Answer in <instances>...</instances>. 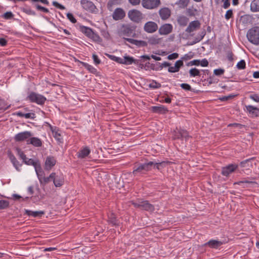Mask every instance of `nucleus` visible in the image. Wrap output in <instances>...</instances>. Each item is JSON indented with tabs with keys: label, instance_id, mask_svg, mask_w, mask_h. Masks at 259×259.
<instances>
[{
	"label": "nucleus",
	"instance_id": "nucleus-1",
	"mask_svg": "<svg viewBox=\"0 0 259 259\" xmlns=\"http://www.w3.org/2000/svg\"><path fill=\"white\" fill-rule=\"evenodd\" d=\"M152 161L135 165L133 168V174L134 176H141L152 169Z\"/></svg>",
	"mask_w": 259,
	"mask_h": 259
},
{
	"label": "nucleus",
	"instance_id": "nucleus-2",
	"mask_svg": "<svg viewBox=\"0 0 259 259\" xmlns=\"http://www.w3.org/2000/svg\"><path fill=\"white\" fill-rule=\"evenodd\" d=\"M248 40L252 44L259 45V27L256 26L250 29L247 33Z\"/></svg>",
	"mask_w": 259,
	"mask_h": 259
},
{
	"label": "nucleus",
	"instance_id": "nucleus-3",
	"mask_svg": "<svg viewBox=\"0 0 259 259\" xmlns=\"http://www.w3.org/2000/svg\"><path fill=\"white\" fill-rule=\"evenodd\" d=\"M129 19L134 22L139 23L143 19V14L139 10L133 9L130 10L127 13Z\"/></svg>",
	"mask_w": 259,
	"mask_h": 259
},
{
	"label": "nucleus",
	"instance_id": "nucleus-4",
	"mask_svg": "<svg viewBox=\"0 0 259 259\" xmlns=\"http://www.w3.org/2000/svg\"><path fill=\"white\" fill-rule=\"evenodd\" d=\"M27 99L31 102L36 103L37 104L43 105L46 101V98L44 96L36 94L34 92H31L27 97Z\"/></svg>",
	"mask_w": 259,
	"mask_h": 259
},
{
	"label": "nucleus",
	"instance_id": "nucleus-5",
	"mask_svg": "<svg viewBox=\"0 0 259 259\" xmlns=\"http://www.w3.org/2000/svg\"><path fill=\"white\" fill-rule=\"evenodd\" d=\"M142 6L147 9H154L160 5V0H142Z\"/></svg>",
	"mask_w": 259,
	"mask_h": 259
},
{
	"label": "nucleus",
	"instance_id": "nucleus-6",
	"mask_svg": "<svg viewBox=\"0 0 259 259\" xmlns=\"http://www.w3.org/2000/svg\"><path fill=\"white\" fill-rule=\"evenodd\" d=\"M134 206L138 208H141L146 211L153 212L154 211V206L149 203L148 201H142L138 203H134Z\"/></svg>",
	"mask_w": 259,
	"mask_h": 259
},
{
	"label": "nucleus",
	"instance_id": "nucleus-7",
	"mask_svg": "<svg viewBox=\"0 0 259 259\" xmlns=\"http://www.w3.org/2000/svg\"><path fill=\"white\" fill-rule=\"evenodd\" d=\"M238 166L235 163L230 164L222 168L221 174L223 176L228 177L238 168Z\"/></svg>",
	"mask_w": 259,
	"mask_h": 259
},
{
	"label": "nucleus",
	"instance_id": "nucleus-8",
	"mask_svg": "<svg viewBox=\"0 0 259 259\" xmlns=\"http://www.w3.org/2000/svg\"><path fill=\"white\" fill-rule=\"evenodd\" d=\"M80 4L83 9L86 11L91 12H96L97 11L96 7L91 1L88 0H82L80 2Z\"/></svg>",
	"mask_w": 259,
	"mask_h": 259
},
{
	"label": "nucleus",
	"instance_id": "nucleus-9",
	"mask_svg": "<svg viewBox=\"0 0 259 259\" xmlns=\"http://www.w3.org/2000/svg\"><path fill=\"white\" fill-rule=\"evenodd\" d=\"M43 173L44 172L41 169L40 171H38V173H36L38 179L41 184L46 185V184L49 183L50 181H53L55 172H52L49 176V177H44Z\"/></svg>",
	"mask_w": 259,
	"mask_h": 259
},
{
	"label": "nucleus",
	"instance_id": "nucleus-10",
	"mask_svg": "<svg viewBox=\"0 0 259 259\" xmlns=\"http://www.w3.org/2000/svg\"><path fill=\"white\" fill-rule=\"evenodd\" d=\"M24 163L28 165L33 166L35 168L36 173H38V171H41V165L38 160H34L31 158H28L27 160L24 161Z\"/></svg>",
	"mask_w": 259,
	"mask_h": 259
},
{
	"label": "nucleus",
	"instance_id": "nucleus-11",
	"mask_svg": "<svg viewBox=\"0 0 259 259\" xmlns=\"http://www.w3.org/2000/svg\"><path fill=\"white\" fill-rule=\"evenodd\" d=\"M32 136L31 132L28 131H25L23 132L19 133L15 135V140L17 142L23 141L26 139H30Z\"/></svg>",
	"mask_w": 259,
	"mask_h": 259
},
{
	"label": "nucleus",
	"instance_id": "nucleus-12",
	"mask_svg": "<svg viewBox=\"0 0 259 259\" xmlns=\"http://www.w3.org/2000/svg\"><path fill=\"white\" fill-rule=\"evenodd\" d=\"M158 29V25L154 22L149 21L146 23L144 26V30L148 33H153Z\"/></svg>",
	"mask_w": 259,
	"mask_h": 259
},
{
	"label": "nucleus",
	"instance_id": "nucleus-13",
	"mask_svg": "<svg viewBox=\"0 0 259 259\" xmlns=\"http://www.w3.org/2000/svg\"><path fill=\"white\" fill-rule=\"evenodd\" d=\"M172 29L173 27L171 24L166 23L160 27L158 32L161 35H167L172 32Z\"/></svg>",
	"mask_w": 259,
	"mask_h": 259
},
{
	"label": "nucleus",
	"instance_id": "nucleus-14",
	"mask_svg": "<svg viewBox=\"0 0 259 259\" xmlns=\"http://www.w3.org/2000/svg\"><path fill=\"white\" fill-rule=\"evenodd\" d=\"M159 15L162 20H166L171 16V11L168 8L163 7L159 10Z\"/></svg>",
	"mask_w": 259,
	"mask_h": 259
},
{
	"label": "nucleus",
	"instance_id": "nucleus-15",
	"mask_svg": "<svg viewBox=\"0 0 259 259\" xmlns=\"http://www.w3.org/2000/svg\"><path fill=\"white\" fill-rule=\"evenodd\" d=\"M254 178H250L248 179H243L242 181H240L234 183V185H241L242 184H244L243 188L248 187L249 185H255L257 184V183L254 181Z\"/></svg>",
	"mask_w": 259,
	"mask_h": 259
},
{
	"label": "nucleus",
	"instance_id": "nucleus-16",
	"mask_svg": "<svg viewBox=\"0 0 259 259\" xmlns=\"http://www.w3.org/2000/svg\"><path fill=\"white\" fill-rule=\"evenodd\" d=\"M200 27V23L198 20H195L191 22L187 28L186 29V32L187 33H191L197 29H199Z\"/></svg>",
	"mask_w": 259,
	"mask_h": 259
},
{
	"label": "nucleus",
	"instance_id": "nucleus-17",
	"mask_svg": "<svg viewBox=\"0 0 259 259\" xmlns=\"http://www.w3.org/2000/svg\"><path fill=\"white\" fill-rule=\"evenodd\" d=\"M125 16L124 10L120 8H116L112 14L113 19L115 20H119L123 19Z\"/></svg>",
	"mask_w": 259,
	"mask_h": 259
},
{
	"label": "nucleus",
	"instance_id": "nucleus-18",
	"mask_svg": "<svg viewBox=\"0 0 259 259\" xmlns=\"http://www.w3.org/2000/svg\"><path fill=\"white\" fill-rule=\"evenodd\" d=\"M56 163V159L53 156H48L45 161V169L47 170L51 169Z\"/></svg>",
	"mask_w": 259,
	"mask_h": 259
},
{
	"label": "nucleus",
	"instance_id": "nucleus-19",
	"mask_svg": "<svg viewBox=\"0 0 259 259\" xmlns=\"http://www.w3.org/2000/svg\"><path fill=\"white\" fill-rule=\"evenodd\" d=\"M8 156L11 162L12 163L13 166L15 167L16 170L18 171H20V168L22 166V164L20 163V162L17 160L16 158L15 157V156L11 152L9 153Z\"/></svg>",
	"mask_w": 259,
	"mask_h": 259
},
{
	"label": "nucleus",
	"instance_id": "nucleus-20",
	"mask_svg": "<svg viewBox=\"0 0 259 259\" xmlns=\"http://www.w3.org/2000/svg\"><path fill=\"white\" fill-rule=\"evenodd\" d=\"M223 244L222 241H220L217 240H210L208 242H206L204 244V246H208L209 247L212 248L217 249Z\"/></svg>",
	"mask_w": 259,
	"mask_h": 259
},
{
	"label": "nucleus",
	"instance_id": "nucleus-21",
	"mask_svg": "<svg viewBox=\"0 0 259 259\" xmlns=\"http://www.w3.org/2000/svg\"><path fill=\"white\" fill-rule=\"evenodd\" d=\"M27 144H31L35 147H41L42 145V142L40 139L36 137H30L27 141Z\"/></svg>",
	"mask_w": 259,
	"mask_h": 259
},
{
	"label": "nucleus",
	"instance_id": "nucleus-22",
	"mask_svg": "<svg viewBox=\"0 0 259 259\" xmlns=\"http://www.w3.org/2000/svg\"><path fill=\"white\" fill-rule=\"evenodd\" d=\"M82 32H83L88 37L95 39L96 37L99 38L98 35L96 34L92 30V29L87 27H83L82 28Z\"/></svg>",
	"mask_w": 259,
	"mask_h": 259
},
{
	"label": "nucleus",
	"instance_id": "nucleus-23",
	"mask_svg": "<svg viewBox=\"0 0 259 259\" xmlns=\"http://www.w3.org/2000/svg\"><path fill=\"white\" fill-rule=\"evenodd\" d=\"M246 110L252 116H257L259 114V109L251 105L245 106Z\"/></svg>",
	"mask_w": 259,
	"mask_h": 259
},
{
	"label": "nucleus",
	"instance_id": "nucleus-24",
	"mask_svg": "<svg viewBox=\"0 0 259 259\" xmlns=\"http://www.w3.org/2000/svg\"><path fill=\"white\" fill-rule=\"evenodd\" d=\"M90 150L89 147H84L77 153V156L80 158H84L90 153Z\"/></svg>",
	"mask_w": 259,
	"mask_h": 259
},
{
	"label": "nucleus",
	"instance_id": "nucleus-25",
	"mask_svg": "<svg viewBox=\"0 0 259 259\" xmlns=\"http://www.w3.org/2000/svg\"><path fill=\"white\" fill-rule=\"evenodd\" d=\"M53 181L56 187H59L63 185L64 183V179L62 176H56L55 173Z\"/></svg>",
	"mask_w": 259,
	"mask_h": 259
},
{
	"label": "nucleus",
	"instance_id": "nucleus-26",
	"mask_svg": "<svg viewBox=\"0 0 259 259\" xmlns=\"http://www.w3.org/2000/svg\"><path fill=\"white\" fill-rule=\"evenodd\" d=\"M151 111L154 113L162 114L166 113L168 110L164 106L160 105L151 107Z\"/></svg>",
	"mask_w": 259,
	"mask_h": 259
},
{
	"label": "nucleus",
	"instance_id": "nucleus-27",
	"mask_svg": "<svg viewBox=\"0 0 259 259\" xmlns=\"http://www.w3.org/2000/svg\"><path fill=\"white\" fill-rule=\"evenodd\" d=\"M108 222L114 226H118L119 225V221L116 219L115 215L111 212L108 214Z\"/></svg>",
	"mask_w": 259,
	"mask_h": 259
},
{
	"label": "nucleus",
	"instance_id": "nucleus-28",
	"mask_svg": "<svg viewBox=\"0 0 259 259\" xmlns=\"http://www.w3.org/2000/svg\"><path fill=\"white\" fill-rule=\"evenodd\" d=\"M189 19L185 16H179L177 18V22L179 25L181 26H185L187 25Z\"/></svg>",
	"mask_w": 259,
	"mask_h": 259
},
{
	"label": "nucleus",
	"instance_id": "nucleus-29",
	"mask_svg": "<svg viewBox=\"0 0 259 259\" xmlns=\"http://www.w3.org/2000/svg\"><path fill=\"white\" fill-rule=\"evenodd\" d=\"M250 10L252 12H259V0H253L250 4Z\"/></svg>",
	"mask_w": 259,
	"mask_h": 259
},
{
	"label": "nucleus",
	"instance_id": "nucleus-30",
	"mask_svg": "<svg viewBox=\"0 0 259 259\" xmlns=\"http://www.w3.org/2000/svg\"><path fill=\"white\" fill-rule=\"evenodd\" d=\"M44 213V211H33L27 209L25 210V214L29 215V216H32L33 217H37L38 216H40L42 214Z\"/></svg>",
	"mask_w": 259,
	"mask_h": 259
},
{
	"label": "nucleus",
	"instance_id": "nucleus-31",
	"mask_svg": "<svg viewBox=\"0 0 259 259\" xmlns=\"http://www.w3.org/2000/svg\"><path fill=\"white\" fill-rule=\"evenodd\" d=\"M147 42L151 45H155L160 43L161 39L157 36H153L147 38Z\"/></svg>",
	"mask_w": 259,
	"mask_h": 259
},
{
	"label": "nucleus",
	"instance_id": "nucleus-32",
	"mask_svg": "<svg viewBox=\"0 0 259 259\" xmlns=\"http://www.w3.org/2000/svg\"><path fill=\"white\" fill-rule=\"evenodd\" d=\"M189 1L190 0H179L176 3V5H178L180 8L184 9L188 6Z\"/></svg>",
	"mask_w": 259,
	"mask_h": 259
},
{
	"label": "nucleus",
	"instance_id": "nucleus-33",
	"mask_svg": "<svg viewBox=\"0 0 259 259\" xmlns=\"http://www.w3.org/2000/svg\"><path fill=\"white\" fill-rule=\"evenodd\" d=\"M133 63H135L134 59L130 56H125L122 58V64L125 65H130Z\"/></svg>",
	"mask_w": 259,
	"mask_h": 259
},
{
	"label": "nucleus",
	"instance_id": "nucleus-34",
	"mask_svg": "<svg viewBox=\"0 0 259 259\" xmlns=\"http://www.w3.org/2000/svg\"><path fill=\"white\" fill-rule=\"evenodd\" d=\"M189 74L190 77L200 76L201 73L200 71L196 68H192L189 70Z\"/></svg>",
	"mask_w": 259,
	"mask_h": 259
},
{
	"label": "nucleus",
	"instance_id": "nucleus-35",
	"mask_svg": "<svg viewBox=\"0 0 259 259\" xmlns=\"http://www.w3.org/2000/svg\"><path fill=\"white\" fill-rule=\"evenodd\" d=\"M122 28L123 34L126 35L127 36H129L133 32V29L129 25H123Z\"/></svg>",
	"mask_w": 259,
	"mask_h": 259
},
{
	"label": "nucleus",
	"instance_id": "nucleus-36",
	"mask_svg": "<svg viewBox=\"0 0 259 259\" xmlns=\"http://www.w3.org/2000/svg\"><path fill=\"white\" fill-rule=\"evenodd\" d=\"M16 151L17 152V155L20 157L21 159H22L23 162L24 163V161H26L28 158L26 157V155L24 154L23 152L20 149L17 148Z\"/></svg>",
	"mask_w": 259,
	"mask_h": 259
},
{
	"label": "nucleus",
	"instance_id": "nucleus-37",
	"mask_svg": "<svg viewBox=\"0 0 259 259\" xmlns=\"http://www.w3.org/2000/svg\"><path fill=\"white\" fill-rule=\"evenodd\" d=\"M50 127L52 131L54 138L57 140H60V137L61 136L60 134H59L56 130V127H53L52 125H50Z\"/></svg>",
	"mask_w": 259,
	"mask_h": 259
},
{
	"label": "nucleus",
	"instance_id": "nucleus-38",
	"mask_svg": "<svg viewBox=\"0 0 259 259\" xmlns=\"http://www.w3.org/2000/svg\"><path fill=\"white\" fill-rule=\"evenodd\" d=\"M9 205V201L5 200H0V209H3L7 208Z\"/></svg>",
	"mask_w": 259,
	"mask_h": 259
},
{
	"label": "nucleus",
	"instance_id": "nucleus-39",
	"mask_svg": "<svg viewBox=\"0 0 259 259\" xmlns=\"http://www.w3.org/2000/svg\"><path fill=\"white\" fill-rule=\"evenodd\" d=\"M108 57L111 59L112 60H113L117 63L122 64V58L116 57L112 55H108Z\"/></svg>",
	"mask_w": 259,
	"mask_h": 259
},
{
	"label": "nucleus",
	"instance_id": "nucleus-40",
	"mask_svg": "<svg viewBox=\"0 0 259 259\" xmlns=\"http://www.w3.org/2000/svg\"><path fill=\"white\" fill-rule=\"evenodd\" d=\"M135 45H136V46H137L138 47H147L148 45V42L147 41H143V40H136V43H135Z\"/></svg>",
	"mask_w": 259,
	"mask_h": 259
},
{
	"label": "nucleus",
	"instance_id": "nucleus-41",
	"mask_svg": "<svg viewBox=\"0 0 259 259\" xmlns=\"http://www.w3.org/2000/svg\"><path fill=\"white\" fill-rule=\"evenodd\" d=\"M246 63L244 60H241L237 64V67L238 69H244L245 68Z\"/></svg>",
	"mask_w": 259,
	"mask_h": 259
},
{
	"label": "nucleus",
	"instance_id": "nucleus-42",
	"mask_svg": "<svg viewBox=\"0 0 259 259\" xmlns=\"http://www.w3.org/2000/svg\"><path fill=\"white\" fill-rule=\"evenodd\" d=\"M153 164H152V168L156 167L157 169H160V167L165 164L164 162H157L155 161H152Z\"/></svg>",
	"mask_w": 259,
	"mask_h": 259
},
{
	"label": "nucleus",
	"instance_id": "nucleus-43",
	"mask_svg": "<svg viewBox=\"0 0 259 259\" xmlns=\"http://www.w3.org/2000/svg\"><path fill=\"white\" fill-rule=\"evenodd\" d=\"M193 56V54L192 52H190L189 53L185 54L183 57H182L181 60L187 61L192 59Z\"/></svg>",
	"mask_w": 259,
	"mask_h": 259
},
{
	"label": "nucleus",
	"instance_id": "nucleus-44",
	"mask_svg": "<svg viewBox=\"0 0 259 259\" xmlns=\"http://www.w3.org/2000/svg\"><path fill=\"white\" fill-rule=\"evenodd\" d=\"M10 107V105L7 106L5 102L0 99V110H6Z\"/></svg>",
	"mask_w": 259,
	"mask_h": 259
},
{
	"label": "nucleus",
	"instance_id": "nucleus-45",
	"mask_svg": "<svg viewBox=\"0 0 259 259\" xmlns=\"http://www.w3.org/2000/svg\"><path fill=\"white\" fill-rule=\"evenodd\" d=\"M181 130L175 131L173 134V138L175 140L181 139Z\"/></svg>",
	"mask_w": 259,
	"mask_h": 259
},
{
	"label": "nucleus",
	"instance_id": "nucleus-46",
	"mask_svg": "<svg viewBox=\"0 0 259 259\" xmlns=\"http://www.w3.org/2000/svg\"><path fill=\"white\" fill-rule=\"evenodd\" d=\"M161 86V85L160 83L157 82L155 81H153L149 84V87L154 89L160 88Z\"/></svg>",
	"mask_w": 259,
	"mask_h": 259
},
{
	"label": "nucleus",
	"instance_id": "nucleus-47",
	"mask_svg": "<svg viewBox=\"0 0 259 259\" xmlns=\"http://www.w3.org/2000/svg\"><path fill=\"white\" fill-rule=\"evenodd\" d=\"M35 7H36V9L38 11H42V12L46 13H48L49 12V9H48L47 8H46L44 7H42L38 4H36Z\"/></svg>",
	"mask_w": 259,
	"mask_h": 259
},
{
	"label": "nucleus",
	"instance_id": "nucleus-48",
	"mask_svg": "<svg viewBox=\"0 0 259 259\" xmlns=\"http://www.w3.org/2000/svg\"><path fill=\"white\" fill-rule=\"evenodd\" d=\"M180 87L185 91H192L191 87L188 83H182L180 84Z\"/></svg>",
	"mask_w": 259,
	"mask_h": 259
},
{
	"label": "nucleus",
	"instance_id": "nucleus-49",
	"mask_svg": "<svg viewBox=\"0 0 259 259\" xmlns=\"http://www.w3.org/2000/svg\"><path fill=\"white\" fill-rule=\"evenodd\" d=\"M183 62L182 60H180L176 62L175 64V68L177 69V70L179 71L180 68L183 66Z\"/></svg>",
	"mask_w": 259,
	"mask_h": 259
},
{
	"label": "nucleus",
	"instance_id": "nucleus-50",
	"mask_svg": "<svg viewBox=\"0 0 259 259\" xmlns=\"http://www.w3.org/2000/svg\"><path fill=\"white\" fill-rule=\"evenodd\" d=\"M181 139H185L187 140L189 137V134L188 132L184 130H181Z\"/></svg>",
	"mask_w": 259,
	"mask_h": 259
},
{
	"label": "nucleus",
	"instance_id": "nucleus-51",
	"mask_svg": "<svg viewBox=\"0 0 259 259\" xmlns=\"http://www.w3.org/2000/svg\"><path fill=\"white\" fill-rule=\"evenodd\" d=\"M14 16V15L11 12H7L3 15V17L6 19H11Z\"/></svg>",
	"mask_w": 259,
	"mask_h": 259
},
{
	"label": "nucleus",
	"instance_id": "nucleus-52",
	"mask_svg": "<svg viewBox=\"0 0 259 259\" xmlns=\"http://www.w3.org/2000/svg\"><path fill=\"white\" fill-rule=\"evenodd\" d=\"M200 60H194L193 61H191L189 62L187 65L188 66H192V65H196V66H199L200 65Z\"/></svg>",
	"mask_w": 259,
	"mask_h": 259
},
{
	"label": "nucleus",
	"instance_id": "nucleus-53",
	"mask_svg": "<svg viewBox=\"0 0 259 259\" xmlns=\"http://www.w3.org/2000/svg\"><path fill=\"white\" fill-rule=\"evenodd\" d=\"M233 14L232 10H229L227 11L225 17L227 20H229L230 18L233 17Z\"/></svg>",
	"mask_w": 259,
	"mask_h": 259
},
{
	"label": "nucleus",
	"instance_id": "nucleus-54",
	"mask_svg": "<svg viewBox=\"0 0 259 259\" xmlns=\"http://www.w3.org/2000/svg\"><path fill=\"white\" fill-rule=\"evenodd\" d=\"M225 70L223 69H217L213 71L214 74L217 76H220L224 74Z\"/></svg>",
	"mask_w": 259,
	"mask_h": 259
},
{
	"label": "nucleus",
	"instance_id": "nucleus-55",
	"mask_svg": "<svg viewBox=\"0 0 259 259\" xmlns=\"http://www.w3.org/2000/svg\"><path fill=\"white\" fill-rule=\"evenodd\" d=\"M67 17L72 23H75L76 22V20L71 13H68L67 14Z\"/></svg>",
	"mask_w": 259,
	"mask_h": 259
},
{
	"label": "nucleus",
	"instance_id": "nucleus-56",
	"mask_svg": "<svg viewBox=\"0 0 259 259\" xmlns=\"http://www.w3.org/2000/svg\"><path fill=\"white\" fill-rule=\"evenodd\" d=\"M252 159H246L244 161H243L240 162V165L242 167H246V166H249V162Z\"/></svg>",
	"mask_w": 259,
	"mask_h": 259
},
{
	"label": "nucleus",
	"instance_id": "nucleus-57",
	"mask_svg": "<svg viewBox=\"0 0 259 259\" xmlns=\"http://www.w3.org/2000/svg\"><path fill=\"white\" fill-rule=\"evenodd\" d=\"M179 57V54L177 53H174L171 54L167 56V58L169 60H174L178 58Z\"/></svg>",
	"mask_w": 259,
	"mask_h": 259
},
{
	"label": "nucleus",
	"instance_id": "nucleus-58",
	"mask_svg": "<svg viewBox=\"0 0 259 259\" xmlns=\"http://www.w3.org/2000/svg\"><path fill=\"white\" fill-rule=\"evenodd\" d=\"M84 66L92 72L96 71V69L94 67L87 63H84Z\"/></svg>",
	"mask_w": 259,
	"mask_h": 259
},
{
	"label": "nucleus",
	"instance_id": "nucleus-59",
	"mask_svg": "<svg viewBox=\"0 0 259 259\" xmlns=\"http://www.w3.org/2000/svg\"><path fill=\"white\" fill-rule=\"evenodd\" d=\"M93 59L94 60V62L95 64H96V65L99 64L100 63L101 61L99 59L97 55H96L95 54H93Z\"/></svg>",
	"mask_w": 259,
	"mask_h": 259
},
{
	"label": "nucleus",
	"instance_id": "nucleus-60",
	"mask_svg": "<svg viewBox=\"0 0 259 259\" xmlns=\"http://www.w3.org/2000/svg\"><path fill=\"white\" fill-rule=\"evenodd\" d=\"M53 6H54L55 7L61 9V10H64L65 9V7L62 6V5L59 4L58 2H56V1H54L53 2Z\"/></svg>",
	"mask_w": 259,
	"mask_h": 259
},
{
	"label": "nucleus",
	"instance_id": "nucleus-61",
	"mask_svg": "<svg viewBox=\"0 0 259 259\" xmlns=\"http://www.w3.org/2000/svg\"><path fill=\"white\" fill-rule=\"evenodd\" d=\"M34 115H35V114L33 113H24V117L27 119H28V118L33 119L34 118Z\"/></svg>",
	"mask_w": 259,
	"mask_h": 259
},
{
	"label": "nucleus",
	"instance_id": "nucleus-62",
	"mask_svg": "<svg viewBox=\"0 0 259 259\" xmlns=\"http://www.w3.org/2000/svg\"><path fill=\"white\" fill-rule=\"evenodd\" d=\"M200 65L202 67H206L208 65V62L206 59H203L200 61Z\"/></svg>",
	"mask_w": 259,
	"mask_h": 259
},
{
	"label": "nucleus",
	"instance_id": "nucleus-63",
	"mask_svg": "<svg viewBox=\"0 0 259 259\" xmlns=\"http://www.w3.org/2000/svg\"><path fill=\"white\" fill-rule=\"evenodd\" d=\"M250 98L256 102H259V96L257 94H253L250 96Z\"/></svg>",
	"mask_w": 259,
	"mask_h": 259
},
{
	"label": "nucleus",
	"instance_id": "nucleus-64",
	"mask_svg": "<svg viewBox=\"0 0 259 259\" xmlns=\"http://www.w3.org/2000/svg\"><path fill=\"white\" fill-rule=\"evenodd\" d=\"M128 2L133 6H136L140 3L141 0H128Z\"/></svg>",
	"mask_w": 259,
	"mask_h": 259
}]
</instances>
